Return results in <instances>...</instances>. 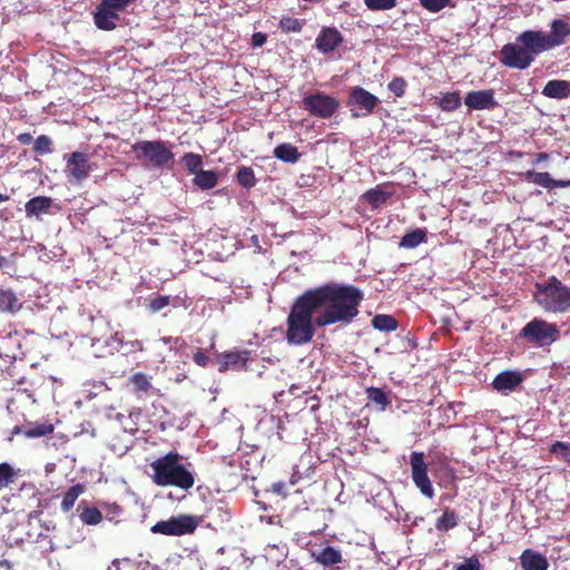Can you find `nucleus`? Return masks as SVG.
<instances>
[{"label":"nucleus","instance_id":"obj_36","mask_svg":"<svg viewBox=\"0 0 570 570\" xmlns=\"http://www.w3.org/2000/svg\"><path fill=\"white\" fill-rule=\"evenodd\" d=\"M279 28L285 33L301 32L303 29V21L297 18L286 16L279 20Z\"/></svg>","mask_w":570,"mask_h":570},{"label":"nucleus","instance_id":"obj_7","mask_svg":"<svg viewBox=\"0 0 570 570\" xmlns=\"http://www.w3.org/2000/svg\"><path fill=\"white\" fill-rule=\"evenodd\" d=\"M303 107L309 115L328 119L336 114L340 101L324 92L317 91L303 98Z\"/></svg>","mask_w":570,"mask_h":570},{"label":"nucleus","instance_id":"obj_28","mask_svg":"<svg viewBox=\"0 0 570 570\" xmlns=\"http://www.w3.org/2000/svg\"><path fill=\"white\" fill-rule=\"evenodd\" d=\"M459 524V517L454 510L444 509L442 515L435 521V529L441 532L449 531Z\"/></svg>","mask_w":570,"mask_h":570},{"label":"nucleus","instance_id":"obj_31","mask_svg":"<svg viewBox=\"0 0 570 570\" xmlns=\"http://www.w3.org/2000/svg\"><path fill=\"white\" fill-rule=\"evenodd\" d=\"M426 242V232L422 228H416L410 233H406L401 242L400 246L403 248L412 249Z\"/></svg>","mask_w":570,"mask_h":570},{"label":"nucleus","instance_id":"obj_50","mask_svg":"<svg viewBox=\"0 0 570 570\" xmlns=\"http://www.w3.org/2000/svg\"><path fill=\"white\" fill-rule=\"evenodd\" d=\"M267 40V36L263 32H255L253 36H252V46L253 47H262L263 45H265Z\"/></svg>","mask_w":570,"mask_h":570},{"label":"nucleus","instance_id":"obj_21","mask_svg":"<svg viewBox=\"0 0 570 570\" xmlns=\"http://www.w3.org/2000/svg\"><path fill=\"white\" fill-rule=\"evenodd\" d=\"M52 206V199L48 196H36L29 199L26 205L27 217H39L42 214H48Z\"/></svg>","mask_w":570,"mask_h":570},{"label":"nucleus","instance_id":"obj_5","mask_svg":"<svg viewBox=\"0 0 570 570\" xmlns=\"http://www.w3.org/2000/svg\"><path fill=\"white\" fill-rule=\"evenodd\" d=\"M518 337L537 347L550 346L560 338L557 324L534 317L519 332Z\"/></svg>","mask_w":570,"mask_h":570},{"label":"nucleus","instance_id":"obj_44","mask_svg":"<svg viewBox=\"0 0 570 570\" xmlns=\"http://www.w3.org/2000/svg\"><path fill=\"white\" fill-rule=\"evenodd\" d=\"M170 303L169 296L158 295L150 299L148 307L153 313H157L168 306Z\"/></svg>","mask_w":570,"mask_h":570},{"label":"nucleus","instance_id":"obj_10","mask_svg":"<svg viewBox=\"0 0 570 570\" xmlns=\"http://www.w3.org/2000/svg\"><path fill=\"white\" fill-rule=\"evenodd\" d=\"M66 160V175L78 184L86 180L92 171L89 156L81 151H73L63 156Z\"/></svg>","mask_w":570,"mask_h":570},{"label":"nucleus","instance_id":"obj_29","mask_svg":"<svg viewBox=\"0 0 570 570\" xmlns=\"http://www.w3.org/2000/svg\"><path fill=\"white\" fill-rule=\"evenodd\" d=\"M392 194L393 191L383 190L377 186L375 188L368 189L363 195V198L373 208H379L392 196Z\"/></svg>","mask_w":570,"mask_h":570},{"label":"nucleus","instance_id":"obj_23","mask_svg":"<svg viewBox=\"0 0 570 570\" xmlns=\"http://www.w3.org/2000/svg\"><path fill=\"white\" fill-rule=\"evenodd\" d=\"M542 95L551 99H566L570 96V82L549 80L542 89Z\"/></svg>","mask_w":570,"mask_h":570},{"label":"nucleus","instance_id":"obj_17","mask_svg":"<svg viewBox=\"0 0 570 570\" xmlns=\"http://www.w3.org/2000/svg\"><path fill=\"white\" fill-rule=\"evenodd\" d=\"M119 19V13L115 10L104 7L101 1L94 14V21L98 29L104 31H111L116 28V21Z\"/></svg>","mask_w":570,"mask_h":570},{"label":"nucleus","instance_id":"obj_13","mask_svg":"<svg viewBox=\"0 0 570 570\" xmlns=\"http://www.w3.org/2000/svg\"><path fill=\"white\" fill-rule=\"evenodd\" d=\"M464 104L473 110H492L498 106L492 89L469 91L464 98Z\"/></svg>","mask_w":570,"mask_h":570},{"label":"nucleus","instance_id":"obj_20","mask_svg":"<svg viewBox=\"0 0 570 570\" xmlns=\"http://www.w3.org/2000/svg\"><path fill=\"white\" fill-rule=\"evenodd\" d=\"M312 557L317 563L324 567H332L343 561L341 550L332 546H327L318 551H313Z\"/></svg>","mask_w":570,"mask_h":570},{"label":"nucleus","instance_id":"obj_56","mask_svg":"<svg viewBox=\"0 0 570 570\" xmlns=\"http://www.w3.org/2000/svg\"><path fill=\"white\" fill-rule=\"evenodd\" d=\"M548 159L547 153H539L535 155V163H541Z\"/></svg>","mask_w":570,"mask_h":570},{"label":"nucleus","instance_id":"obj_54","mask_svg":"<svg viewBox=\"0 0 570 570\" xmlns=\"http://www.w3.org/2000/svg\"><path fill=\"white\" fill-rule=\"evenodd\" d=\"M569 449V444L564 442L557 441L551 445V452L557 453L559 451H566Z\"/></svg>","mask_w":570,"mask_h":570},{"label":"nucleus","instance_id":"obj_49","mask_svg":"<svg viewBox=\"0 0 570 570\" xmlns=\"http://www.w3.org/2000/svg\"><path fill=\"white\" fill-rule=\"evenodd\" d=\"M193 361L202 366V367H205L207 366L208 362H209V357L206 355L205 352H203L200 348H197V351L194 353L193 355Z\"/></svg>","mask_w":570,"mask_h":570},{"label":"nucleus","instance_id":"obj_46","mask_svg":"<svg viewBox=\"0 0 570 570\" xmlns=\"http://www.w3.org/2000/svg\"><path fill=\"white\" fill-rule=\"evenodd\" d=\"M455 570H482L481 562L476 556L466 558L463 563L456 566Z\"/></svg>","mask_w":570,"mask_h":570},{"label":"nucleus","instance_id":"obj_18","mask_svg":"<svg viewBox=\"0 0 570 570\" xmlns=\"http://www.w3.org/2000/svg\"><path fill=\"white\" fill-rule=\"evenodd\" d=\"M570 36V24L562 19H554L550 24V33L547 35L550 48H556L566 43Z\"/></svg>","mask_w":570,"mask_h":570},{"label":"nucleus","instance_id":"obj_4","mask_svg":"<svg viewBox=\"0 0 570 570\" xmlns=\"http://www.w3.org/2000/svg\"><path fill=\"white\" fill-rule=\"evenodd\" d=\"M135 159L154 168H164L174 161L169 142L164 140H138L131 146Z\"/></svg>","mask_w":570,"mask_h":570},{"label":"nucleus","instance_id":"obj_9","mask_svg":"<svg viewBox=\"0 0 570 570\" xmlns=\"http://www.w3.org/2000/svg\"><path fill=\"white\" fill-rule=\"evenodd\" d=\"M380 100L375 95L363 87L355 86L350 91L347 106L353 117H366L373 114Z\"/></svg>","mask_w":570,"mask_h":570},{"label":"nucleus","instance_id":"obj_26","mask_svg":"<svg viewBox=\"0 0 570 570\" xmlns=\"http://www.w3.org/2000/svg\"><path fill=\"white\" fill-rule=\"evenodd\" d=\"M217 183L218 176L213 170L200 169L198 173L194 175L193 178V184L203 190L214 188L217 185Z\"/></svg>","mask_w":570,"mask_h":570},{"label":"nucleus","instance_id":"obj_58","mask_svg":"<svg viewBox=\"0 0 570 570\" xmlns=\"http://www.w3.org/2000/svg\"><path fill=\"white\" fill-rule=\"evenodd\" d=\"M8 264L7 257L0 255V268L4 267Z\"/></svg>","mask_w":570,"mask_h":570},{"label":"nucleus","instance_id":"obj_52","mask_svg":"<svg viewBox=\"0 0 570 570\" xmlns=\"http://www.w3.org/2000/svg\"><path fill=\"white\" fill-rule=\"evenodd\" d=\"M540 173L534 170H528L523 174L527 181L538 185Z\"/></svg>","mask_w":570,"mask_h":570},{"label":"nucleus","instance_id":"obj_57","mask_svg":"<svg viewBox=\"0 0 570 570\" xmlns=\"http://www.w3.org/2000/svg\"><path fill=\"white\" fill-rule=\"evenodd\" d=\"M10 568H11V564L9 561H7V560L0 561V570H10Z\"/></svg>","mask_w":570,"mask_h":570},{"label":"nucleus","instance_id":"obj_41","mask_svg":"<svg viewBox=\"0 0 570 570\" xmlns=\"http://www.w3.org/2000/svg\"><path fill=\"white\" fill-rule=\"evenodd\" d=\"M364 3L372 11H383L394 8L396 0H364Z\"/></svg>","mask_w":570,"mask_h":570},{"label":"nucleus","instance_id":"obj_22","mask_svg":"<svg viewBox=\"0 0 570 570\" xmlns=\"http://www.w3.org/2000/svg\"><path fill=\"white\" fill-rule=\"evenodd\" d=\"M129 383L131 385L132 393L136 394L139 399L149 396L151 394V377L147 374L142 372H136L130 376Z\"/></svg>","mask_w":570,"mask_h":570},{"label":"nucleus","instance_id":"obj_14","mask_svg":"<svg viewBox=\"0 0 570 570\" xmlns=\"http://www.w3.org/2000/svg\"><path fill=\"white\" fill-rule=\"evenodd\" d=\"M249 357L250 351L248 350L224 352L218 356V371L226 372L227 370H246Z\"/></svg>","mask_w":570,"mask_h":570},{"label":"nucleus","instance_id":"obj_45","mask_svg":"<svg viewBox=\"0 0 570 570\" xmlns=\"http://www.w3.org/2000/svg\"><path fill=\"white\" fill-rule=\"evenodd\" d=\"M104 2V7L110 8L116 12L124 11L129 4L134 3L136 0H101Z\"/></svg>","mask_w":570,"mask_h":570},{"label":"nucleus","instance_id":"obj_43","mask_svg":"<svg viewBox=\"0 0 570 570\" xmlns=\"http://www.w3.org/2000/svg\"><path fill=\"white\" fill-rule=\"evenodd\" d=\"M450 0H420L423 8L430 12H439L449 4Z\"/></svg>","mask_w":570,"mask_h":570},{"label":"nucleus","instance_id":"obj_47","mask_svg":"<svg viewBox=\"0 0 570 570\" xmlns=\"http://www.w3.org/2000/svg\"><path fill=\"white\" fill-rule=\"evenodd\" d=\"M120 344L127 354L141 352L144 350V344L139 340L120 341Z\"/></svg>","mask_w":570,"mask_h":570},{"label":"nucleus","instance_id":"obj_8","mask_svg":"<svg viewBox=\"0 0 570 570\" xmlns=\"http://www.w3.org/2000/svg\"><path fill=\"white\" fill-rule=\"evenodd\" d=\"M411 475L415 487L421 493L432 499L434 497V489L428 475V463L423 452L413 451L410 455Z\"/></svg>","mask_w":570,"mask_h":570},{"label":"nucleus","instance_id":"obj_39","mask_svg":"<svg viewBox=\"0 0 570 570\" xmlns=\"http://www.w3.org/2000/svg\"><path fill=\"white\" fill-rule=\"evenodd\" d=\"M366 394H367V399L371 402L380 404L383 407L390 403L386 393L380 387H368L366 390Z\"/></svg>","mask_w":570,"mask_h":570},{"label":"nucleus","instance_id":"obj_6","mask_svg":"<svg viewBox=\"0 0 570 570\" xmlns=\"http://www.w3.org/2000/svg\"><path fill=\"white\" fill-rule=\"evenodd\" d=\"M203 517H196L191 514H178L170 517L167 520L156 522L150 531L156 534H163L167 537H183L193 534L200 522Z\"/></svg>","mask_w":570,"mask_h":570},{"label":"nucleus","instance_id":"obj_27","mask_svg":"<svg viewBox=\"0 0 570 570\" xmlns=\"http://www.w3.org/2000/svg\"><path fill=\"white\" fill-rule=\"evenodd\" d=\"M86 487L82 483L73 484L68 489V491L63 494L60 509L62 512H69L77 499L85 492Z\"/></svg>","mask_w":570,"mask_h":570},{"label":"nucleus","instance_id":"obj_12","mask_svg":"<svg viewBox=\"0 0 570 570\" xmlns=\"http://www.w3.org/2000/svg\"><path fill=\"white\" fill-rule=\"evenodd\" d=\"M517 42L522 45L533 59L539 53L551 49L547 33L540 30L523 31L517 37Z\"/></svg>","mask_w":570,"mask_h":570},{"label":"nucleus","instance_id":"obj_38","mask_svg":"<svg viewBox=\"0 0 570 570\" xmlns=\"http://www.w3.org/2000/svg\"><path fill=\"white\" fill-rule=\"evenodd\" d=\"M16 472L9 463H0V490L14 481Z\"/></svg>","mask_w":570,"mask_h":570},{"label":"nucleus","instance_id":"obj_11","mask_svg":"<svg viewBox=\"0 0 570 570\" xmlns=\"http://www.w3.org/2000/svg\"><path fill=\"white\" fill-rule=\"evenodd\" d=\"M500 61L505 67L524 70L534 61V59L522 45L515 42L507 43L502 47L500 51Z\"/></svg>","mask_w":570,"mask_h":570},{"label":"nucleus","instance_id":"obj_3","mask_svg":"<svg viewBox=\"0 0 570 570\" xmlns=\"http://www.w3.org/2000/svg\"><path fill=\"white\" fill-rule=\"evenodd\" d=\"M533 298L546 312L566 313L570 309V287L556 276H550L543 284L537 283Z\"/></svg>","mask_w":570,"mask_h":570},{"label":"nucleus","instance_id":"obj_42","mask_svg":"<svg viewBox=\"0 0 570 570\" xmlns=\"http://www.w3.org/2000/svg\"><path fill=\"white\" fill-rule=\"evenodd\" d=\"M389 90L392 91L396 97H403L407 87L406 81L402 77L393 78L389 85Z\"/></svg>","mask_w":570,"mask_h":570},{"label":"nucleus","instance_id":"obj_19","mask_svg":"<svg viewBox=\"0 0 570 570\" xmlns=\"http://www.w3.org/2000/svg\"><path fill=\"white\" fill-rule=\"evenodd\" d=\"M520 564L523 570H547L549 566L544 556L531 549L522 552Z\"/></svg>","mask_w":570,"mask_h":570},{"label":"nucleus","instance_id":"obj_48","mask_svg":"<svg viewBox=\"0 0 570 570\" xmlns=\"http://www.w3.org/2000/svg\"><path fill=\"white\" fill-rule=\"evenodd\" d=\"M538 185L547 189H553V178L547 171L540 173Z\"/></svg>","mask_w":570,"mask_h":570},{"label":"nucleus","instance_id":"obj_51","mask_svg":"<svg viewBox=\"0 0 570 570\" xmlns=\"http://www.w3.org/2000/svg\"><path fill=\"white\" fill-rule=\"evenodd\" d=\"M540 173L534 170H528L523 174L527 181L538 185Z\"/></svg>","mask_w":570,"mask_h":570},{"label":"nucleus","instance_id":"obj_59","mask_svg":"<svg viewBox=\"0 0 570 570\" xmlns=\"http://www.w3.org/2000/svg\"><path fill=\"white\" fill-rule=\"evenodd\" d=\"M9 200V196L0 193V203Z\"/></svg>","mask_w":570,"mask_h":570},{"label":"nucleus","instance_id":"obj_1","mask_svg":"<svg viewBox=\"0 0 570 570\" xmlns=\"http://www.w3.org/2000/svg\"><path fill=\"white\" fill-rule=\"evenodd\" d=\"M363 299L364 294L358 287L344 283L330 282L307 289L295 299L287 316V343H308L315 334L314 325L352 323Z\"/></svg>","mask_w":570,"mask_h":570},{"label":"nucleus","instance_id":"obj_35","mask_svg":"<svg viewBox=\"0 0 570 570\" xmlns=\"http://www.w3.org/2000/svg\"><path fill=\"white\" fill-rule=\"evenodd\" d=\"M236 177H237V183L245 188H252L257 183L254 170L250 167H246V166L240 167L237 170Z\"/></svg>","mask_w":570,"mask_h":570},{"label":"nucleus","instance_id":"obj_53","mask_svg":"<svg viewBox=\"0 0 570 570\" xmlns=\"http://www.w3.org/2000/svg\"><path fill=\"white\" fill-rule=\"evenodd\" d=\"M18 141L21 144V145H29L32 142L33 138L31 136V134L29 132H21L18 135L17 137Z\"/></svg>","mask_w":570,"mask_h":570},{"label":"nucleus","instance_id":"obj_15","mask_svg":"<svg viewBox=\"0 0 570 570\" xmlns=\"http://www.w3.org/2000/svg\"><path fill=\"white\" fill-rule=\"evenodd\" d=\"M342 33L334 27H324L317 38L316 48L322 53H330L343 43Z\"/></svg>","mask_w":570,"mask_h":570},{"label":"nucleus","instance_id":"obj_25","mask_svg":"<svg viewBox=\"0 0 570 570\" xmlns=\"http://www.w3.org/2000/svg\"><path fill=\"white\" fill-rule=\"evenodd\" d=\"M274 156L284 163L295 164L298 161L301 154L297 147L292 144L284 142L275 147Z\"/></svg>","mask_w":570,"mask_h":570},{"label":"nucleus","instance_id":"obj_55","mask_svg":"<svg viewBox=\"0 0 570 570\" xmlns=\"http://www.w3.org/2000/svg\"><path fill=\"white\" fill-rule=\"evenodd\" d=\"M570 186V179L569 180H557V179H553V189L554 188H563V187H569Z\"/></svg>","mask_w":570,"mask_h":570},{"label":"nucleus","instance_id":"obj_30","mask_svg":"<svg viewBox=\"0 0 570 570\" xmlns=\"http://www.w3.org/2000/svg\"><path fill=\"white\" fill-rule=\"evenodd\" d=\"M78 510H81L79 517L85 524L96 525L102 521V513L96 507H87L82 501L78 505Z\"/></svg>","mask_w":570,"mask_h":570},{"label":"nucleus","instance_id":"obj_24","mask_svg":"<svg viewBox=\"0 0 570 570\" xmlns=\"http://www.w3.org/2000/svg\"><path fill=\"white\" fill-rule=\"evenodd\" d=\"M22 304L12 289L0 287V312L14 314L20 311Z\"/></svg>","mask_w":570,"mask_h":570},{"label":"nucleus","instance_id":"obj_40","mask_svg":"<svg viewBox=\"0 0 570 570\" xmlns=\"http://www.w3.org/2000/svg\"><path fill=\"white\" fill-rule=\"evenodd\" d=\"M51 146L52 140L50 139V137L41 135L35 140L33 151L37 155H46L52 151Z\"/></svg>","mask_w":570,"mask_h":570},{"label":"nucleus","instance_id":"obj_32","mask_svg":"<svg viewBox=\"0 0 570 570\" xmlns=\"http://www.w3.org/2000/svg\"><path fill=\"white\" fill-rule=\"evenodd\" d=\"M397 321L392 315L377 314L372 318V326L382 332H393L397 328Z\"/></svg>","mask_w":570,"mask_h":570},{"label":"nucleus","instance_id":"obj_34","mask_svg":"<svg viewBox=\"0 0 570 570\" xmlns=\"http://www.w3.org/2000/svg\"><path fill=\"white\" fill-rule=\"evenodd\" d=\"M181 163L184 164L185 168L188 170L189 174L195 175L202 169L203 157L191 151L186 153L181 157Z\"/></svg>","mask_w":570,"mask_h":570},{"label":"nucleus","instance_id":"obj_33","mask_svg":"<svg viewBox=\"0 0 570 570\" xmlns=\"http://www.w3.org/2000/svg\"><path fill=\"white\" fill-rule=\"evenodd\" d=\"M441 110L451 112L461 106V97L458 91L446 92L438 102Z\"/></svg>","mask_w":570,"mask_h":570},{"label":"nucleus","instance_id":"obj_2","mask_svg":"<svg viewBox=\"0 0 570 570\" xmlns=\"http://www.w3.org/2000/svg\"><path fill=\"white\" fill-rule=\"evenodd\" d=\"M181 460L183 456L176 451H170L154 460L150 463L151 481L161 488L175 487L184 491L191 489L195 484V476L181 463Z\"/></svg>","mask_w":570,"mask_h":570},{"label":"nucleus","instance_id":"obj_37","mask_svg":"<svg viewBox=\"0 0 570 570\" xmlns=\"http://www.w3.org/2000/svg\"><path fill=\"white\" fill-rule=\"evenodd\" d=\"M53 431L52 424L42 423L26 429L23 434L29 439L40 438L50 434Z\"/></svg>","mask_w":570,"mask_h":570},{"label":"nucleus","instance_id":"obj_16","mask_svg":"<svg viewBox=\"0 0 570 570\" xmlns=\"http://www.w3.org/2000/svg\"><path fill=\"white\" fill-rule=\"evenodd\" d=\"M522 382L523 376L520 372L503 371L494 377L492 386L498 392L507 394L514 391Z\"/></svg>","mask_w":570,"mask_h":570}]
</instances>
